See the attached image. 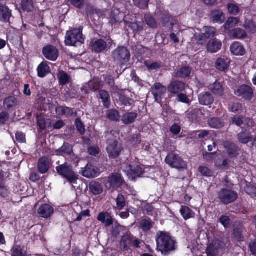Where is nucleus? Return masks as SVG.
<instances>
[{"mask_svg": "<svg viewBox=\"0 0 256 256\" xmlns=\"http://www.w3.org/2000/svg\"><path fill=\"white\" fill-rule=\"evenodd\" d=\"M157 250L164 256L176 249L175 240L167 233L160 232L156 234Z\"/></svg>", "mask_w": 256, "mask_h": 256, "instance_id": "f257e3e1", "label": "nucleus"}, {"mask_svg": "<svg viewBox=\"0 0 256 256\" xmlns=\"http://www.w3.org/2000/svg\"><path fill=\"white\" fill-rule=\"evenodd\" d=\"M82 32V27L67 32L64 41L66 45L77 46L84 43V38Z\"/></svg>", "mask_w": 256, "mask_h": 256, "instance_id": "f03ea898", "label": "nucleus"}, {"mask_svg": "<svg viewBox=\"0 0 256 256\" xmlns=\"http://www.w3.org/2000/svg\"><path fill=\"white\" fill-rule=\"evenodd\" d=\"M122 168L132 180L140 176L145 172L144 170L146 169L144 166L138 162H132L128 165L123 164Z\"/></svg>", "mask_w": 256, "mask_h": 256, "instance_id": "7ed1b4c3", "label": "nucleus"}, {"mask_svg": "<svg viewBox=\"0 0 256 256\" xmlns=\"http://www.w3.org/2000/svg\"><path fill=\"white\" fill-rule=\"evenodd\" d=\"M58 173L73 184L78 179V174L74 172L71 166L67 163L61 164L56 168Z\"/></svg>", "mask_w": 256, "mask_h": 256, "instance_id": "20e7f679", "label": "nucleus"}, {"mask_svg": "<svg viewBox=\"0 0 256 256\" xmlns=\"http://www.w3.org/2000/svg\"><path fill=\"white\" fill-rule=\"evenodd\" d=\"M216 30L213 27L204 26L198 35L196 33L194 34V39L196 42L201 45L204 44L208 38L214 36Z\"/></svg>", "mask_w": 256, "mask_h": 256, "instance_id": "39448f33", "label": "nucleus"}, {"mask_svg": "<svg viewBox=\"0 0 256 256\" xmlns=\"http://www.w3.org/2000/svg\"><path fill=\"white\" fill-rule=\"evenodd\" d=\"M166 162L172 168L178 169H184L186 168L184 162L174 154H168L166 157Z\"/></svg>", "mask_w": 256, "mask_h": 256, "instance_id": "423d86ee", "label": "nucleus"}, {"mask_svg": "<svg viewBox=\"0 0 256 256\" xmlns=\"http://www.w3.org/2000/svg\"><path fill=\"white\" fill-rule=\"evenodd\" d=\"M113 56L115 60L120 64H124L128 62L130 54L126 48L120 47L114 52Z\"/></svg>", "mask_w": 256, "mask_h": 256, "instance_id": "0eeeda50", "label": "nucleus"}, {"mask_svg": "<svg viewBox=\"0 0 256 256\" xmlns=\"http://www.w3.org/2000/svg\"><path fill=\"white\" fill-rule=\"evenodd\" d=\"M237 198L238 195L236 192L228 189H223L218 192V198L225 204L234 202Z\"/></svg>", "mask_w": 256, "mask_h": 256, "instance_id": "6e6552de", "label": "nucleus"}, {"mask_svg": "<svg viewBox=\"0 0 256 256\" xmlns=\"http://www.w3.org/2000/svg\"><path fill=\"white\" fill-rule=\"evenodd\" d=\"M112 44V40L108 38L106 41L99 39L93 40L91 44V48L93 51L97 52L105 50L107 48H110Z\"/></svg>", "mask_w": 256, "mask_h": 256, "instance_id": "1a4fd4ad", "label": "nucleus"}, {"mask_svg": "<svg viewBox=\"0 0 256 256\" xmlns=\"http://www.w3.org/2000/svg\"><path fill=\"white\" fill-rule=\"evenodd\" d=\"M123 183L121 175L118 174H111L105 182L106 186L108 189L115 190L121 186Z\"/></svg>", "mask_w": 256, "mask_h": 256, "instance_id": "9d476101", "label": "nucleus"}, {"mask_svg": "<svg viewBox=\"0 0 256 256\" xmlns=\"http://www.w3.org/2000/svg\"><path fill=\"white\" fill-rule=\"evenodd\" d=\"M42 54L46 59L51 61L56 60L58 56V49L52 45L44 46L42 50Z\"/></svg>", "mask_w": 256, "mask_h": 256, "instance_id": "9b49d317", "label": "nucleus"}, {"mask_svg": "<svg viewBox=\"0 0 256 256\" xmlns=\"http://www.w3.org/2000/svg\"><path fill=\"white\" fill-rule=\"evenodd\" d=\"M234 94L238 96H242L246 100H250L252 98V88L248 86L242 85L234 90Z\"/></svg>", "mask_w": 256, "mask_h": 256, "instance_id": "f8f14e48", "label": "nucleus"}, {"mask_svg": "<svg viewBox=\"0 0 256 256\" xmlns=\"http://www.w3.org/2000/svg\"><path fill=\"white\" fill-rule=\"evenodd\" d=\"M122 150V146L121 144L115 140L110 142L107 147V151L109 156L112 158L118 157Z\"/></svg>", "mask_w": 256, "mask_h": 256, "instance_id": "ddd939ff", "label": "nucleus"}, {"mask_svg": "<svg viewBox=\"0 0 256 256\" xmlns=\"http://www.w3.org/2000/svg\"><path fill=\"white\" fill-rule=\"evenodd\" d=\"M166 92V88L160 83L155 84L152 89V92L156 100L158 102L161 100L162 96Z\"/></svg>", "mask_w": 256, "mask_h": 256, "instance_id": "4468645a", "label": "nucleus"}, {"mask_svg": "<svg viewBox=\"0 0 256 256\" xmlns=\"http://www.w3.org/2000/svg\"><path fill=\"white\" fill-rule=\"evenodd\" d=\"M82 175L88 178H94L100 174L99 170L90 164H88L84 168L82 169Z\"/></svg>", "mask_w": 256, "mask_h": 256, "instance_id": "2eb2a0df", "label": "nucleus"}, {"mask_svg": "<svg viewBox=\"0 0 256 256\" xmlns=\"http://www.w3.org/2000/svg\"><path fill=\"white\" fill-rule=\"evenodd\" d=\"M54 208L48 204L41 205L38 210V214L42 218H48L53 214Z\"/></svg>", "mask_w": 256, "mask_h": 256, "instance_id": "dca6fc26", "label": "nucleus"}, {"mask_svg": "<svg viewBox=\"0 0 256 256\" xmlns=\"http://www.w3.org/2000/svg\"><path fill=\"white\" fill-rule=\"evenodd\" d=\"M97 219L106 227L111 226L114 222L112 216L108 212H100L98 216Z\"/></svg>", "mask_w": 256, "mask_h": 256, "instance_id": "f3484780", "label": "nucleus"}, {"mask_svg": "<svg viewBox=\"0 0 256 256\" xmlns=\"http://www.w3.org/2000/svg\"><path fill=\"white\" fill-rule=\"evenodd\" d=\"M232 54L237 56H242L246 54V50L239 42H236L232 44L230 48Z\"/></svg>", "mask_w": 256, "mask_h": 256, "instance_id": "a211bd4d", "label": "nucleus"}, {"mask_svg": "<svg viewBox=\"0 0 256 256\" xmlns=\"http://www.w3.org/2000/svg\"><path fill=\"white\" fill-rule=\"evenodd\" d=\"M185 87L184 84L178 81H174L169 84L168 89L170 92L176 94L182 92Z\"/></svg>", "mask_w": 256, "mask_h": 256, "instance_id": "6ab92c4d", "label": "nucleus"}, {"mask_svg": "<svg viewBox=\"0 0 256 256\" xmlns=\"http://www.w3.org/2000/svg\"><path fill=\"white\" fill-rule=\"evenodd\" d=\"M210 20L214 22L222 24L225 20L224 12L220 10H214L210 14Z\"/></svg>", "mask_w": 256, "mask_h": 256, "instance_id": "aec40b11", "label": "nucleus"}, {"mask_svg": "<svg viewBox=\"0 0 256 256\" xmlns=\"http://www.w3.org/2000/svg\"><path fill=\"white\" fill-rule=\"evenodd\" d=\"M220 40L214 38L210 40L207 44V50L211 53H215L218 51L222 48Z\"/></svg>", "mask_w": 256, "mask_h": 256, "instance_id": "412c9836", "label": "nucleus"}, {"mask_svg": "<svg viewBox=\"0 0 256 256\" xmlns=\"http://www.w3.org/2000/svg\"><path fill=\"white\" fill-rule=\"evenodd\" d=\"M100 85V84L98 80H94L86 84L83 86L82 90L86 93H88L90 90H96L99 88Z\"/></svg>", "mask_w": 256, "mask_h": 256, "instance_id": "4be33fe9", "label": "nucleus"}, {"mask_svg": "<svg viewBox=\"0 0 256 256\" xmlns=\"http://www.w3.org/2000/svg\"><path fill=\"white\" fill-rule=\"evenodd\" d=\"M199 102L202 105H210L214 100V97L210 93L205 92L200 94L198 96Z\"/></svg>", "mask_w": 256, "mask_h": 256, "instance_id": "5701e85b", "label": "nucleus"}, {"mask_svg": "<svg viewBox=\"0 0 256 256\" xmlns=\"http://www.w3.org/2000/svg\"><path fill=\"white\" fill-rule=\"evenodd\" d=\"M240 22V19L238 17H230L224 24V32L226 33H229L231 28H234Z\"/></svg>", "mask_w": 256, "mask_h": 256, "instance_id": "b1692460", "label": "nucleus"}, {"mask_svg": "<svg viewBox=\"0 0 256 256\" xmlns=\"http://www.w3.org/2000/svg\"><path fill=\"white\" fill-rule=\"evenodd\" d=\"M220 248L218 240H214L208 246L206 253L208 256H216Z\"/></svg>", "mask_w": 256, "mask_h": 256, "instance_id": "393cba45", "label": "nucleus"}, {"mask_svg": "<svg viewBox=\"0 0 256 256\" xmlns=\"http://www.w3.org/2000/svg\"><path fill=\"white\" fill-rule=\"evenodd\" d=\"M110 18L112 22H121L122 20L126 22V16L122 12H120L118 9H114L111 12Z\"/></svg>", "mask_w": 256, "mask_h": 256, "instance_id": "a878e982", "label": "nucleus"}, {"mask_svg": "<svg viewBox=\"0 0 256 256\" xmlns=\"http://www.w3.org/2000/svg\"><path fill=\"white\" fill-rule=\"evenodd\" d=\"M38 75L40 78H44L50 72L46 62H42L37 68Z\"/></svg>", "mask_w": 256, "mask_h": 256, "instance_id": "bb28decb", "label": "nucleus"}, {"mask_svg": "<svg viewBox=\"0 0 256 256\" xmlns=\"http://www.w3.org/2000/svg\"><path fill=\"white\" fill-rule=\"evenodd\" d=\"M50 168V162L48 159L46 157L41 158L38 161V168L39 172L42 174L46 173Z\"/></svg>", "mask_w": 256, "mask_h": 256, "instance_id": "cd10ccee", "label": "nucleus"}, {"mask_svg": "<svg viewBox=\"0 0 256 256\" xmlns=\"http://www.w3.org/2000/svg\"><path fill=\"white\" fill-rule=\"evenodd\" d=\"M12 16L11 11L6 6H0V20L8 22Z\"/></svg>", "mask_w": 256, "mask_h": 256, "instance_id": "c85d7f7f", "label": "nucleus"}, {"mask_svg": "<svg viewBox=\"0 0 256 256\" xmlns=\"http://www.w3.org/2000/svg\"><path fill=\"white\" fill-rule=\"evenodd\" d=\"M209 89L215 94L222 96L224 94V88L219 82H216L210 84Z\"/></svg>", "mask_w": 256, "mask_h": 256, "instance_id": "c756f323", "label": "nucleus"}, {"mask_svg": "<svg viewBox=\"0 0 256 256\" xmlns=\"http://www.w3.org/2000/svg\"><path fill=\"white\" fill-rule=\"evenodd\" d=\"M230 60L227 58H220L218 59L216 66V68L221 71H224L228 68Z\"/></svg>", "mask_w": 256, "mask_h": 256, "instance_id": "7c9ffc66", "label": "nucleus"}, {"mask_svg": "<svg viewBox=\"0 0 256 256\" xmlns=\"http://www.w3.org/2000/svg\"><path fill=\"white\" fill-rule=\"evenodd\" d=\"M126 26L128 28V30H132L133 32H136L142 30L144 24L143 22H130L126 20Z\"/></svg>", "mask_w": 256, "mask_h": 256, "instance_id": "2f4dec72", "label": "nucleus"}, {"mask_svg": "<svg viewBox=\"0 0 256 256\" xmlns=\"http://www.w3.org/2000/svg\"><path fill=\"white\" fill-rule=\"evenodd\" d=\"M180 212L185 220L193 218L195 216V213L188 207L186 206H181Z\"/></svg>", "mask_w": 256, "mask_h": 256, "instance_id": "473e14b6", "label": "nucleus"}, {"mask_svg": "<svg viewBox=\"0 0 256 256\" xmlns=\"http://www.w3.org/2000/svg\"><path fill=\"white\" fill-rule=\"evenodd\" d=\"M138 116L136 112H128L124 114L122 118V121L126 124L134 122Z\"/></svg>", "mask_w": 256, "mask_h": 256, "instance_id": "72a5a7b5", "label": "nucleus"}, {"mask_svg": "<svg viewBox=\"0 0 256 256\" xmlns=\"http://www.w3.org/2000/svg\"><path fill=\"white\" fill-rule=\"evenodd\" d=\"M4 106L6 109H10L18 104V100L14 96H10L4 100Z\"/></svg>", "mask_w": 256, "mask_h": 256, "instance_id": "f704fd0d", "label": "nucleus"}, {"mask_svg": "<svg viewBox=\"0 0 256 256\" xmlns=\"http://www.w3.org/2000/svg\"><path fill=\"white\" fill-rule=\"evenodd\" d=\"M230 35L232 38L238 39L245 38L247 37L246 32L240 28H236L232 30Z\"/></svg>", "mask_w": 256, "mask_h": 256, "instance_id": "c9c22d12", "label": "nucleus"}, {"mask_svg": "<svg viewBox=\"0 0 256 256\" xmlns=\"http://www.w3.org/2000/svg\"><path fill=\"white\" fill-rule=\"evenodd\" d=\"M99 96L104 103V106L108 108L110 105V96L106 90H101L99 92Z\"/></svg>", "mask_w": 256, "mask_h": 256, "instance_id": "e433bc0d", "label": "nucleus"}, {"mask_svg": "<svg viewBox=\"0 0 256 256\" xmlns=\"http://www.w3.org/2000/svg\"><path fill=\"white\" fill-rule=\"evenodd\" d=\"M233 122L238 126H241L242 124H246L248 126L252 127L253 126V122L249 118H243L240 117L234 118L233 120Z\"/></svg>", "mask_w": 256, "mask_h": 256, "instance_id": "4c0bfd02", "label": "nucleus"}, {"mask_svg": "<svg viewBox=\"0 0 256 256\" xmlns=\"http://www.w3.org/2000/svg\"><path fill=\"white\" fill-rule=\"evenodd\" d=\"M90 188L91 192L94 194H100L102 192V186L98 182H91L90 186Z\"/></svg>", "mask_w": 256, "mask_h": 256, "instance_id": "58836bf2", "label": "nucleus"}, {"mask_svg": "<svg viewBox=\"0 0 256 256\" xmlns=\"http://www.w3.org/2000/svg\"><path fill=\"white\" fill-rule=\"evenodd\" d=\"M106 114L108 118L112 121H118L120 118L118 112L114 109L108 110Z\"/></svg>", "mask_w": 256, "mask_h": 256, "instance_id": "ea45409f", "label": "nucleus"}, {"mask_svg": "<svg viewBox=\"0 0 256 256\" xmlns=\"http://www.w3.org/2000/svg\"><path fill=\"white\" fill-rule=\"evenodd\" d=\"M72 152V149L70 144L64 143V145L56 151L57 154H68L70 155Z\"/></svg>", "mask_w": 256, "mask_h": 256, "instance_id": "a19ab883", "label": "nucleus"}, {"mask_svg": "<svg viewBox=\"0 0 256 256\" xmlns=\"http://www.w3.org/2000/svg\"><path fill=\"white\" fill-rule=\"evenodd\" d=\"M238 138L242 143L246 144L252 140V137L249 132L246 130L240 132L238 134Z\"/></svg>", "mask_w": 256, "mask_h": 256, "instance_id": "79ce46f5", "label": "nucleus"}, {"mask_svg": "<svg viewBox=\"0 0 256 256\" xmlns=\"http://www.w3.org/2000/svg\"><path fill=\"white\" fill-rule=\"evenodd\" d=\"M152 226V222L150 219H143L140 223V227L144 232L150 230Z\"/></svg>", "mask_w": 256, "mask_h": 256, "instance_id": "37998d69", "label": "nucleus"}, {"mask_svg": "<svg viewBox=\"0 0 256 256\" xmlns=\"http://www.w3.org/2000/svg\"><path fill=\"white\" fill-rule=\"evenodd\" d=\"M56 112L60 115L64 114L66 116H70L74 114L73 110L68 107L59 106L56 108Z\"/></svg>", "mask_w": 256, "mask_h": 256, "instance_id": "c03bdc74", "label": "nucleus"}, {"mask_svg": "<svg viewBox=\"0 0 256 256\" xmlns=\"http://www.w3.org/2000/svg\"><path fill=\"white\" fill-rule=\"evenodd\" d=\"M22 7L24 11L32 12L34 8V4L32 0H22Z\"/></svg>", "mask_w": 256, "mask_h": 256, "instance_id": "a18cd8bd", "label": "nucleus"}, {"mask_svg": "<svg viewBox=\"0 0 256 256\" xmlns=\"http://www.w3.org/2000/svg\"><path fill=\"white\" fill-rule=\"evenodd\" d=\"M191 72V70L188 67H182L178 70L176 76L178 78H185L188 77Z\"/></svg>", "mask_w": 256, "mask_h": 256, "instance_id": "49530a36", "label": "nucleus"}, {"mask_svg": "<svg viewBox=\"0 0 256 256\" xmlns=\"http://www.w3.org/2000/svg\"><path fill=\"white\" fill-rule=\"evenodd\" d=\"M208 123L211 128H220L223 126V123L218 118H210L208 121Z\"/></svg>", "mask_w": 256, "mask_h": 256, "instance_id": "de8ad7c7", "label": "nucleus"}, {"mask_svg": "<svg viewBox=\"0 0 256 256\" xmlns=\"http://www.w3.org/2000/svg\"><path fill=\"white\" fill-rule=\"evenodd\" d=\"M59 82L60 84L64 85L70 82V78L68 74L64 72H60L58 75Z\"/></svg>", "mask_w": 256, "mask_h": 256, "instance_id": "09e8293b", "label": "nucleus"}, {"mask_svg": "<svg viewBox=\"0 0 256 256\" xmlns=\"http://www.w3.org/2000/svg\"><path fill=\"white\" fill-rule=\"evenodd\" d=\"M227 8L230 14L234 16L237 15L240 11L239 6L234 4H227Z\"/></svg>", "mask_w": 256, "mask_h": 256, "instance_id": "8fccbe9b", "label": "nucleus"}, {"mask_svg": "<svg viewBox=\"0 0 256 256\" xmlns=\"http://www.w3.org/2000/svg\"><path fill=\"white\" fill-rule=\"evenodd\" d=\"M74 214L76 215V218H74L72 220L73 222L75 221H80L82 220L83 216H90V211L88 210H86L84 211H82L81 212L78 214V213L74 212Z\"/></svg>", "mask_w": 256, "mask_h": 256, "instance_id": "3c124183", "label": "nucleus"}, {"mask_svg": "<svg viewBox=\"0 0 256 256\" xmlns=\"http://www.w3.org/2000/svg\"><path fill=\"white\" fill-rule=\"evenodd\" d=\"M244 26L247 31L250 32L254 33L256 32V26L251 20L246 21Z\"/></svg>", "mask_w": 256, "mask_h": 256, "instance_id": "603ef678", "label": "nucleus"}, {"mask_svg": "<svg viewBox=\"0 0 256 256\" xmlns=\"http://www.w3.org/2000/svg\"><path fill=\"white\" fill-rule=\"evenodd\" d=\"M124 228L118 222H115L112 228V234L115 237L118 236L120 234V231Z\"/></svg>", "mask_w": 256, "mask_h": 256, "instance_id": "864d4df0", "label": "nucleus"}, {"mask_svg": "<svg viewBox=\"0 0 256 256\" xmlns=\"http://www.w3.org/2000/svg\"><path fill=\"white\" fill-rule=\"evenodd\" d=\"M126 206L124 197L122 194H118L116 199V208L119 210H122Z\"/></svg>", "mask_w": 256, "mask_h": 256, "instance_id": "5fc2aeb1", "label": "nucleus"}, {"mask_svg": "<svg viewBox=\"0 0 256 256\" xmlns=\"http://www.w3.org/2000/svg\"><path fill=\"white\" fill-rule=\"evenodd\" d=\"M130 241V235L128 234H125L122 237L120 240V246L122 247L124 249H126L128 246Z\"/></svg>", "mask_w": 256, "mask_h": 256, "instance_id": "6e6d98bb", "label": "nucleus"}, {"mask_svg": "<svg viewBox=\"0 0 256 256\" xmlns=\"http://www.w3.org/2000/svg\"><path fill=\"white\" fill-rule=\"evenodd\" d=\"M12 256H26V252L18 246H14L12 250Z\"/></svg>", "mask_w": 256, "mask_h": 256, "instance_id": "4d7b16f0", "label": "nucleus"}, {"mask_svg": "<svg viewBox=\"0 0 256 256\" xmlns=\"http://www.w3.org/2000/svg\"><path fill=\"white\" fill-rule=\"evenodd\" d=\"M146 22L147 24L152 28H155L156 26V22L154 18L150 14L146 15L145 16Z\"/></svg>", "mask_w": 256, "mask_h": 256, "instance_id": "13d9d810", "label": "nucleus"}, {"mask_svg": "<svg viewBox=\"0 0 256 256\" xmlns=\"http://www.w3.org/2000/svg\"><path fill=\"white\" fill-rule=\"evenodd\" d=\"M134 4L140 8H145L148 6L149 0H133Z\"/></svg>", "mask_w": 256, "mask_h": 256, "instance_id": "bf43d9fd", "label": "nucleus"}, {"mask_svg": "<svg viewBox=\"0 0 256 256\" xmlns=\"http://www.w3.org/2000/svg\"><path fill=\"white\" fill-rule=\"evenodd\" d=\"M145 64L148 70H157L161 67V64L156 62H146Z\"/></svg>", "mask_w": 256, "mask_h": 256, "instance_id": "052dcab7", "label": "nucleus"}, {"mask_svg": "<svg viewBox=\"0 0 256 256\" xmlns=\"http://www.w3.org/2000/svg\"><path fill=\"white\" fill-rule=\"evenodd\" d=\"M198 171L202 175L206 176H210L212 174V171L208 168L204 166H200Z\"/></svg>", "mask_w": 256, "mask_h": 256, "instance_id": "680f3d73", "label": "nucleus"}, {"mask_svg": "<svg viewBox=\"0 0 256 256\" xmlns=\"http://www.w3.org/2000/svg\"><path fill=\"white\" fill-rule=\"evenodd\" d=\"M75 123L76 128L80 133L81 134H84L85 132V129L80 120L79 118L76 119Z\"/></svg>", "mask_w": 256, "mask_h": 256, "instance_id": "e2e57ef3", "label": "nucleus"}, {"mask_svg": "<svg viewBox=\"0 0 256 256\" xmlns=\"http://www.w3.org/2000/svg\"><path fill=\"white\" fill-rule=\"evenodd\" d=\"M230 110L234 112H239L242 110V106L239 103H234L230 106Z\"/></svg>", "mask_w": 256, "mask_h": 256, "instance_id": "0e129e2a", "label": "nucleus"}, {"mask_svg": "<svg viewBox=\"0 0 256 256\" xmlns=\"http://www.w3.org/2000/svg\"><path fill=\"white\" fill-rule=\"evenodd\" d=\"M178 101L180 102L187 104H189L190 102V100L188 98V96L184 94H178Z\"/></svg>", "mask_w": 256, "mask_h": 256, "instance_id": "69168bd1", "label": "nucleus"}, {"mask_svg": "<svg viewBox=\"0 0 256 256\" xmlns=\"http://www.w3.org/2000/svg\"><path fill=\"white\" fill-rule=\"evenodd\" d=\"M16 138L18 142L24 143L26 141L25 134L22 132H17L16 134Z\"/></svg>", "mask_w": 256, "mask_h": 256, "instance_id": "338daca9", "label": "nucleus"}, {"mask_svg": "<svg viewBox=\"0 0 256 256\" xmlns=\"http://www.w3.org/2000/svg\"><path fill=\"white\" fill-rule=\"evenodd\" d=\"M220 221L225 228H228L230 226V220L228 216H222Z\"/></svg>", "mask_w": 256, "mask_h": 256, "instance_id": "774afa93", "label": "nucleus"}]
</instances>
